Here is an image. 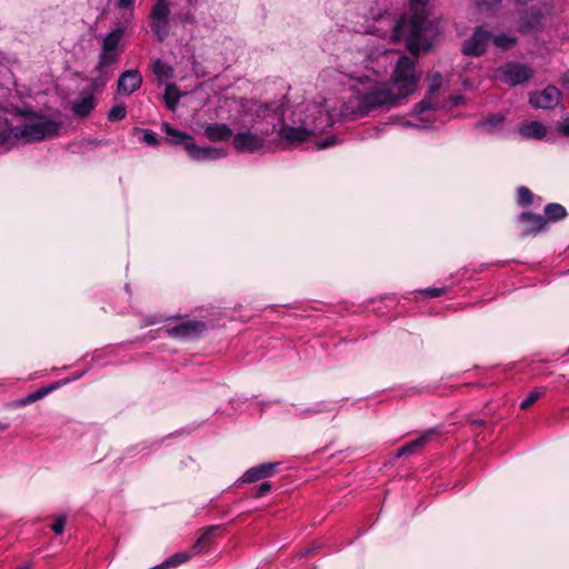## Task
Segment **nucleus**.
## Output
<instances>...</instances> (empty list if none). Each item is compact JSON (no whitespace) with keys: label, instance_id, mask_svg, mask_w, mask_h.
I'll return each mask as SVG.
<instances>
[{"label":"nucleus","instance_id":"f257e3e1","mask_svg":"<svg viewBox=\"0 0 569 569\" xmlns=\"http://www.w3.org/2000/svg\"><path fill=\"white\" fill-rule=\"evenodd\" d=\"M419 76L416 73L415 61L409 57L399 58L393 71L392 84L365 76L357 79L353 93L343 101L339 111L330 110L328 101H322L328 123L333 124L340 117H363L380 107L395 106L417 89Z\"/></svg>","mask_w":569,"mask_h":569},{"label":"nucleus","instance_id":"f03ea898","mask_svg":"<svg viewBox=\"0 0 569 569\" xmlns=\"http://www.w3.org/2000/svg\"><path fill=\"white\" fill-rule=\"evenodd\" d=\"M431 0H409L410 18L397 19L386 7L373 9L368 13L372 20L366 32L379 37H390L393 41L405 39L408 49L417 54L420 50H428L438 33L437 23L429 19Z\"/></svg>","mask_w":569,"mask_h":569},{"label":"nucleus","instance_id":"7ed1b4c3","mask_svg":"<svg viewBox=\"0 0 569 569\" xmlns=\"http://www.w3.org/2000/svg\"><path fill=\"white\" fill-rule=\"evenodd\" d=\"M254 120L251 128L237 132L232 138V146L239 152L254 153L266 144V138L272 134L284 116L281 103H253L250 109Z\"/></svg>","mask_w":569,"mask_h":569},{"label":"nucleus","instance_id":"20e7f679","mask_svg":"<svg viewBox=\"0 0 569 569\" xmlns=\"http://www.w3.org/2000/svg\"><path fill=\"white\" fill-rule=\"evenodd\" d=\"M124 34L123 28H116L103 38L102 48L98 57V64L92 70L94 74L89 79L92 91H102L113 76L112 66L119 59V43Z\"/></svg>","mask_w":569,"mask_h":569},{"label":"nucleus","instance_id":"39448f33","mask_svg":"<svg viewBox=\"0 0 569 569\" xmlns=\"http://www.w3.org/2000/svg\"><path fill=\"white\" fill-rule=\"evenodd\" d=\"M22 116L30 117L32 120L16 126V136L28 143L39 142L58 136L61 122L49 119L32 110L22 111Z\"/></svg>","mask_w":569,"mask_h":569},{"label":"nucleus","instance_id":"423d86ee","mask_svg":"<svg viewBox=\"0 0 569 569\" xmlns=\"http://www.w3.org/2000/svg\"><path fill=\"white\" fill-rule=\"evenodd\" d=\"M496 77L510 87L522 84L533 77V70L528 64L510 61L496 71Z\"/></svg>","mask_w":569,"mask_h":569},{"label":"nucleus","instance_id":"0eeeda50","mask_svg":"<svg viewBox=\"0 0 569 569\" xmlns=\"http://www.w3.org/2000/svg\"><path fill=\"white\" fill-rule=\"evenodd\" d=\"M169 14L170 9L164 0H157L150 13V29L160 42L169 36Z\"/></svg>","mask_w":569,"mask_h":569},{"label":"nucleus","instance_id":"6e6552de","mask_svg":"<svg viewBox=\"0 0 569 569\" xmlns=\"http://www.w3.org/2000/svg\"><path fill=\"white\" fill-rule=\"evenodd\" d=\"M491 32L483 26L477 27L472 34L461 44V52L467 57H481L487 52Z\"/></svg>","mask_w":569,"mask_h":569},{"label":"nucleus","instance_id":"1a4fd4ad","mask_svg":"<svg viewBox=\"0 0 569 569\" xmlns=\"http://www.w3.org/2000/svg\"><path fill=\"white\" fill-rule=\"evenodd\" d=\"M561 92L555 86L546 87L541 92L530 94L529 102L535 108L552 109L560 101Z\"/></svg>","mask_w":569,"mask_h":569},{"label":"nucleus","instance_id":"9d476101","mask_svg":"<svg viewBox=\"0 0 569 569\" xmlns=\"http://www.w3.org/2000/svg\"><path fill=\"white\" fill-rule=\"evenodd\" d=\"M429 79L430 83L427 96L412 109V114L415 116H421L426 111L435 109L436 103L433 102V94L441 88L443 78L440 72H433L430 74Z\"/></svg>","mask_w":569,"mask_h":569},{"label":"nucleus","instance_id":"9b49d317","mask_svg":"<svg viewBox=\"0 0 569 569\" xmlns=\"http://www.w3.org/2000/svg\"><path fill=\"white\" fill-rule=\"evenodd\" d=\"M142 84V76L139 70L130 69L123 71L117 83V92L122 96H130Z\"/></svg>","mask_w":569,"mask_h":569},{"label":"nucleus","instance_id":"f8f14e48","mask_svg":"<svg viewBox=\"0 0 569 569\" xmlns=\"http://www.w3.org/2000/svg\"><path fill=\"white\" fill-rule=\"evenodd\" d=\"M206 328L207 326L203 321L189 320L170 328L168 330V335L173 338L182 339L197 338L206 330Z\"/></svg>","mask_w":569,"mask_h":569},{"label":"nucleus","instance_id":"ddd939ff","mask_svg":"<svg viewBox=\"0 0 569 569\" xmlns=\"http://www.w3.org/2000/svg\"><path fill=\"white\" fill-rule=\"evenodd\" d=\"M162 130L166 132V141L171 146H182L183 149L189 153V144L194 143L193 137L184 131H180L173 128L169 122L161 123Z\"/></svg>","mask_w":569,"mask_h":569},{"label":"nucleus","instance_id":"4468645a","mask_svg":"<svg viewBox=\"0 0 569 569\" xmlns=\"http://www.w3.org/2000/svg\"><path fill=\"white\" fill-rule=\"evenodd\" d=\"M278 462H264L248 469L241 478L242 482L251 483L272 477L276 472Z\"/></svg>","mask_w":569,"mask_h":569},{"label":"nucleus","instance_id":"2eb2a0df","mask_svg":"<svg viewBox=\"0 0 569 569\" xmlns=\"http://www.w3.org/2000/svg\"><path fill=\"white\" fill-rule=\"evenodd\" d=\"M189 156L193 160L204 161V160H217L224 157L227 153L223 148L216 147H201L196 142L189 144Z\"/></svg>","mask_w":569,"mask_h":569},{"label":"nucleus","instance_id":"dca6fc26","mask_svg":"<svg viewBox=\"0 0 569 569\" xmlns=\"http://www.w3.org/2000/svg\"><path fill=\"white\" fill-rule=\"evenodd\" d=\"M519 221L526 224L522 230V236L537 234L547 226V220L543 216L535 214L531 212H523L519 216Z\"/></svg>","mask_w":569,"mask_h":569},{"label":"nucleus","instance_id":"f3484780","mask_svg":"<svg viewBox=\"0 0 569 569\" xmlns=\"http://www.w3.org/2000/svg\"><path fill=\"white\" fill-rule=\"evenodd\" d=\"M281 124L279 130L280 136L287 140L289 143H299L307 141L311 136L312 131L305 127H290L283 124V119L280 121L278 126Z\"/></svg>","mask_w":569,"mask_h":569},{"label":"nucleus","instance_id":"a211bd4d","mask_svg":"<svg viewBox=\"0 0 569 569\" xmlns=\"http://www.w3.org/2000/svg\"><path fill=\"white\" fill-rule=\"evenodd\" d=\"M206 137L213 142L228 141L233 138L232 130L224 123H209L204 128Z\"/></svg>","mask_w":569,"mask_h":569},{"label":"nucleus","instance_id":"6ab92c4d","mask_svg":"<svg viewBox=\"0 0 569 569\" xmlns=\"http://www.w3.org/2000/svg\"><path fill=\"white\" fill-rule=\"evenodd\" d=\"M437 429H429L425 431L420 437L417 439L406 443L401 448L398 449L397 457H401L403 455H410L415 452L417 449L422 448L426 446L431 438L437 433Z\"/></svg>","mask_w":569,"mask_h":569},{"label":"nucleus","instance_id":"aec40b11","mask_svg":"<svg viewBox=\"0 0 569 569\" xmlns=\"http://www.w3.org/2000/svg\"><path fill=\"white\" fill-rule=\"evenodd\" d=\"M93 92L94 91L90 89L89 94L81 97L72 103L71 110L76 116L80 118H86L90 114V112L93 110L96 106V100L92 96Z\"/></svg>","mask_w":569,"mask_h":569},{"label":"nucleus","instance_id":"412c9836","mask_svg":"<svg viewBox=\"0 0 569 569\" xmlns=\"http://www.w3.org/2000/svg\"><path fill=\"white\" fill-rule=\"evenodd\" d=\"M542 19L543 14L539 10H531L521 18L519 30L521 32L539 30Z\"/></svg>","mask_w":569,"mask_h":569},{"label":"nucleus","instance_id":"4be33fe9","mask_svg":"<svg viewBox=\"0 0 569 569\" xmlns=\"http://www.w3.org/2000/svg\"><path fill=\"white\" fill-rule=\"evenodd\" d=\"M519 133L527 139H542L546 133V127L539 121H531L519 128Z\"/></svg>","mask_w":569,"mask_h":569},{"label":"nucleus","instance_id":"5701e85b","mask_svg":"<svg viewBox=\"0 0 569 569\" xmlns=\"http://www.w3.org/2000/svg\"><path fill=\"white\" fill-rule=\"evenodd\" d=\"M219 529L218 526H210L206 528L203 533L196 540L191 547L192 555H198L206 551L209 548V542Z\"/></svg>","mask_w":569,"mask_h":569},{"label":"nucleus","instance_id":"b1692460","mask_svg":"<svg viewBox=\"0 0 569 569\" xmlns=\"http://www.w3.org/2000/svg\"><path fill=\"white\" fill-rule=\"evenodd\" d=\"M505 121L502 113L490 114L476 123V128L486 132H493Z\"/></svg>","mask_w":569,"mask_h":569},{"label":"nucleus","instance_id":"393cba45","mask_svg":"<svg viewBox=\"0 0 569 569\" xmlns=\"http://www.w3.org/2000/svg\"><path fill=\"white\" fill-rule=\"evenodd\" d=\"M152 72L159 80H168L173 77V68L160 59L152 62Z\"/></svg>","mask_w":569,"mask_h":569},{"label":"nucleus","instance_id":"a878e982","mask_svg":"<svg viewBox=\"0 0 569 569\" xmlns=\"http://www.w3.org/2000/svg\"><path fill=\"white\" fill-rule=\"evenodd\" d=\"M180 91L174 83L168 84L163 96L164 103L169 110H174L179 103Z\"/></svg>","mask_w":569,"mask_h":569},{"label":"nucleus","instance_id":"bb28decb","mask_svg":"<svg viewBox=\"0 0 569 569\" xmlns=\"http://www.w3.org/2000/svg\"><path fill=\"white\" fill-rule=\"evenodd\" d=\"M497 48L501 50H508L512 48L517 43V38L511 34L507 33H499L493 36L491 33V40H490Z\"/></svg>","mask_w":569,"mask_h":569},{"label":"nucleus","instance_id":"cd10ccee","mask_svg":"<svg viewBox=\"0 0 569 569\" xmlns=\"http://www.w3.org/2000/svg\"><path fill=\"white\" fill-rule=\"evenodd\" d=\"M190 557L191 555L189 552H178L166 559L164 562H162L161 565L152 567L150 569H166L169 567H177L186 562L188 559H190Z\"/></svg>","mask_w":569,"mask_h":569},{"label":"nucleus","instance_id":"c85d7f7f","mask_svg":"<svg viewBox=\"0 0 569 569\" xmlns=\"http://www.w3.org/2000/svg\"><path fill=\"white\" fill-rule=\"evenodd\" d=\"M566 209L559 203H549L545 208V218L550 221H558L566 217Z\"/></svg>","mask_w":569,"mask_h":569},{"label":"nucleus","instance_id":"c756f323","mask_svg":"<svg viewBox=\"0 0 569 569\" xmlns=\"http://www.w3.org/2000/svg\"><path fill=\"white\" fill-rule=\"evenodd\" d=\"M56 386H57V383L49 386V387L39 388L38 390H36V391L29 393L28 396H26L24 398H22L19 402L21 406L30 405V403L43 398L44 396H47L50 391H52L56 388Z\"/></svg>","mask_w":569,"mask_h":569},{"label":"nucleus","instance_id":"7c9ffc66","mask_svg":"<svg viewBox=\"0 0 569 569\" xmlns=\"http://www.w3.org/2000/svg\"><path fill=\"white\" fill-rule=\"evenodd\" d=\"M18 139L19 136H16V127L0 131V146L12 148Z\"/></svg>","mask_w":569,"mask_h":569},{"label":"nucleus","instance_id":"2f4dec72","mask_svg":"<svg viewBox=\"0 0 569 569\" xmlns=\"http://www.w3.org/2000/svg\"><path fill=\"white\" fill-rule=\"evenodd\" d=\"M127 114V109L123 103L113 106L108 112V120L111 122H117L124 119Z\"/></svg>","mask_w":569,"mask_h":569},{"label":"nucleus","instance_id":"473e14b6","mask_svg":"<svg viewBox=\"0 0 569 569\" xmlns=\"http://www.w3.org/2000/svg\"><path fill=\"white\" fill-rule=\"evenodd\" d=\"M532 192L527 187L518 188V203L521 206H528L532 201Z\"/></svg>","mask_w":569,"mask_h":569},{"label":"nucleus","instance_id":"72a5a7b5","mask_svg":"<svg viewBox=\"0 0 569 569\" xmlns=\"http://www.w3.org/2000/svg\"><path fill=\"white\" fill-rule=\"evenodd\" d=\"M543 391L532 390L528 393V396L521 401L520 408L528 409L531 405H533L541 396Z\"/></svg>","mask_w":569,"mask_h":569},{"label":"nucleus","instance_id":"f704fd0d","mask_svg":"<svg viewBox=\"0 0 569 569\" xmlns=\"http://www.w3.org/2000/svg\"><path fill=\"white\" fill-rule=\"evenodd\" d=\"M142 141L151 147H158L160 144V139L157 134L151 130H146L142 136Z\"/></svg>","mask_w":569,"mask_h":569},{"label":"nucleus","instance_id":"c9c22d12","mask_svg":"<svg viewBox=\"0 0 569 569\" xmlns=\"http://www.w3.org/2000/svg\"><path fill=\"white\" fill-rule=\"evenodd\" d=\"M64 525H66V517L59 516L57 518V520L54 521V523L51 526V529L56 535H61L64 530Z\"/></svg>","mask_w":569,"mask_h":569},{"label":"nucleus","instance_id":"e433bc0d","mask_svg":"<svg viewBox=\"0 0 569 569\" xmlns=\"http://www.w3.org/2000/svg\"><path fill=\"white\" fill-rule=\"evenodd\" d=\"M501 0H473L478 8L492 9L500 3Z\"/></svg>","mask_w":569,"mask_h":569},{"label":"nucleus","instance_id":"4c0bfd02","mask_svg":"<svg viewBox=\"0 0 569 569\" xmlns=\"http://www.w3.org/2000/svg\"><path fill=\"white\" fill-rule=\"evenodd\" d=\"M271 490V483L268 481L262 482L254 492L256 498H261L266 496Z\"/></svg>","mask_w":569,"mask_h":569},{"label":"nucleus","instance_id":"58836bf2","mask_svg":"<svg viewBox=\"0 0 569 569\" xmlns=\"http://www.w3.org/2000/svg\"><path fill=\"white\" fill-rule=\"evenodd\" d=\"M423 295L430 298H437L442 296L446 292V288H428L422 291Z\"/></svg>","mask_w":569,"mask_h":569},{"label":"nucleus","instance_id":"ea45409f","mask_svg":"<svg viewBox=\"0 0 569 569\" xmlns=\"http://www.w3.org/2000/svg\"><path fill=\"white\" fill-rule=\"evenodd\" d=\"M336 143H337V139L335 137H327V138H322L321 146H322V149H325V148L332 147Z\"/></svg>","mask_w":569,"mask_h":569},{"label":"nucleus","instance_id":"a19ab883","mask_svg":"<svg viewBox=\"0 0 569 569\" xmlns=\"http://www.w3.org/2000/svg\"><path fill=\"white\" fill-rule=\"evenodd\" d=\"M401 126L403 127H412V128H419V129H426V128H430V124H416L409 120H403L401 122Z\"/></svg>","mask_w":569,"mask_h":569},{"label":"nucleus","instance_id":"79ce46f5","mask_svg":"<svg viewBox=\"0 0 569 569\" xmlns=\"http://www.w3.org/2000/svg\"><path fill=\"white\" fill-rule=\"evenodd\" d=\"M136 0H118V7L121 9H128L133 6Z\"/></svg>","mask_w":569,"mask_h":569},{"label":"nucleus","instance_id":"37998d69","mask_svg":"<svg viewBox=\"0 0 569 569\" xmlns=\"http://www.w3.org/2000/svg\"><path fill=\"white\" fill-rule=\"evenodd\" d=\"M561 131L565 136L569 137V118H567L561 127Z\"/></svg>","mask_w":569,"mask_h":569},{"label":"nucleus","instance_id":"c03bdc74","mask_svg":"<svg viewBox=\"0 0 569 569\" xmlns=\"http://www.w3.org/2000/svg\"><path fill=\"white\" fill-rule=\"evenodd\" d=\"M563 80L565 83L569 84V70L565 73Z\"/></svg>","mask_w":569,"mask_h":569},{"label":"nucleus","instance_id":"a18cd8bd","mask_svg":"<svg viewBox=\"0 0 569 569\" xmlns=\"http://www.w3.org/2000/svg\"><path fill=\"white\" fill-rule=\"evenodd\" d=\"M6 429H8V425L0 422V430H6Z\"/></svg>","mask_w":569,"mask_h":569},{"label":"nucleus","instance_id":"49530a36","mask_svg":"<svg viewBox=\"0 0 569 569\" xmlns=\"http://www.w3.org/2000/svg\"><path fill=\"white\" fill-rule=\"evenodd\" d=\"M30 566L29 565H22V566H19L17 569H29Z\"/></svg>","mask_w":569,"mask_h":569},{"label":"nucleus","instance_id":"de8ad7c7","mask_svg":"<svg viewBox=\"0 0 569 569\" xmlns=\"http://www.w3.org/2000/svg\"><path fill=\"white\" fill-rule=\"evenodd\" d=\"M154 322H156V321H154L153 319H150V320H148V321H147V323H148V325H152V323H154Z\"/></svg>","mask_w":569,"mask_h":569}]
</instances>
